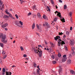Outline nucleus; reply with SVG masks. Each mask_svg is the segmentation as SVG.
<instances>
[{"instance_id": "obj_1", "label": "nucleus", "mask_w": 75, "mask_h": 75, "mask_svg": "<svg viewBox=\"0 0 75 75\" xmlns=\"http://www.w3.org/2000/svg\"><path fill=\"white\" fill-rule=\"evenodd\" d=\"M1 41L3 42V43H7V40H6V35H4L3 37L2 38Z\"/></svg>"}, {"instance_id": "obj_2", "label": "nucleus", "mask_w": 75, "mask_h": 75, "mask_svg": "<svg viewBox=\"0 0 75 75\" xmlns=\"http://www.w3.org/2000/svg\"><path fill=\"white\" fill-rule=\"evenodd\" d=\"M57 16L60 17L61 21H62V22H64V23H65V19H64V18H63L61 16V13L60 12H59V13H57Z\"/></svg>"}, {"instance_id": "obj_3", "label": "nucleus", "mask_w": 75, "mask_h": 75, "mask_svg": "<svg viewBox=\"0 0 75 75\" xmlns=\"http://www.w3.org/2000/svg\"><path fill=\"white\" fill-rule=\"evenodd\" d=\"M15 24L16 25H17L18 26V27H23L21 26H20L19 25L20 24V23H19V21H15L14 22Z\"/></svg>"}, {"instance_id": "obj_4", "label": "nucleus", "mask_w": 75, "mask_h": 75, "mask_svg": "<svg viewBox=\"0 0 75 75\" xmlns=\"http://www.w3.org/2000/svg\"><path fill=\"white\" fill-rule=\"evenodd\" d=\"M37 68H38V69H37V74L40 75V66L38 65L37 67Z\"/></svg>"}, {"instance_id": "obj_5", "label": "nucleus", "mask_w": 75, "mask_h": 75, "mask_svg": "<svg viewBox=\"0 0 75 75\" xmlns=\"http://www.w3.org/2000/svg\"><path fill=\"white\" fill-rule=\"evenodd\" d=\"M38 52H39V57H42V51L38 50Z\"/></svg>"}, {"instance_id": "obj_6", "label": "nucleus", "mask_w": 75, "mask_h": 75, "mask_svg": "<svg viewBox=\"0 0 75 75\" xmlns=\"http://www.w3.org/2000/svg\"><path fill=\"white\" fill-rule=\"evenodd\" d=\"M54 39L56 41H57V40H61V38L60 36H57L56 37H54Z\"/></svg>"}, {"instance_id": "obj_7", "label": "nucleus", "mask_w": 75, "mask_h": 75, "mask_svg": "<svg viewBox=\"0 0 75 75\" xmlns=\"http://www.w3.org/2000/svg\"><path fill=\"white\" fill-rule=\"evenodd\" d=\"M58 46H59V47L61 46V41L60 40H58Z\"/></svg>"}, {"instance_id": "obj_8", "label": "nucleus", "mask_w": 75, "mask_h": 75, "mask_svg": "<svg viewBox=\"0 0 75 75\" xmlns=\"http://www.w3.org/2000/svg\"><path fill=\"white\" fill-rule=\"evenodd\" d=\"M70 45H72V46H73L74 45V42H72V41L70 40Z\"/></svg>"}, {"instance_id": "obj_9", "label": "nucleus", "mask_w": 75, "mask_h": 75, "mask_svg": "<svg viewBox=\"0 0 75 75\" xmlns=\"http://www.w3.org/2000/svg\"><path fill=\"white\" fill-rule=\"evenodd\" d=\"M67 58H63L62 59V62H64L67 61Z\"/></svg>"}, {"instance_id": "obj_10", "label": "nucleus", "mask_w": 75, "mask_h": 75, "mask_svg": "<svg viewBox=\"0 0 75 75\" xmlns=\"http://www.w3.org/2000/svg\"><path fill=\"white\" fill-rule=\"evenodd\" d=\"M8 25V24L7 23H5L4 25H2V27H6V26Z\"/></svg>"}, {"instance_id": "obj_11", "label": "nucleus", "mask_w": 75, "mask_h": 75, "mask_svg": "<svg viewBox=\"0 0 75 75\" xmlns=\"http://www.w3.org/2000/svg\"><path fill=\"white\" fill-rule=\"evenodd\" d=\"M62 68H60L59 70V74H61V72H62Z\"/></svg>"}, {"instance_id": "obj_12", "label": "nucleus", "mask_w": 75, "mask_h": 75, "mask_svg": "<svg viewBox=\"0 0 75 75\" xmlns=\"http://www.w3.org/2000/svg\"><path fill=\"white\" fill-rule=\"evenodd\" d=\"M33 50L34 51H35V53H36V54H38V52H37V51H38V50H36L35 49V48H33Z\"/></svg>"}, {"instance_id": "obj_13", "label": "nucleus", "mask_w": 75, "mask_h": 75, "mask_svg": "<svg viewBox=\"0 0 75 75\" xmlns=\"http://www.w3.org/2000/svg\"><path fill=\"white\" fill-rule=\"evenodd\" d=\"M11 72L6 71V75H11Z\"/></svg>"}, {"instance_id": "obj_14", "label": "nucleus", "mask_w": 75, "mask_h": 75, "mask_svg": "<svg viewBox=\"0 0 75 75\" xmlns=\"http://www.w3.org/2000/svg\"><path fill=\"white\" fill-rule=\"evenodd\" d=\"M32 7L33 10H37V8H36V6L35 5H34V6H33Z\"/></svg>"}, {"instance_id": "obj_15", "label": "nucleus", "mask_w": 75, "mask_h": 75, "mask_svg": "<svg viewBox=\"0 0 75 75\" xmlns=\"http://www.w3.org/2000/svg\"><path fill=\"white\" fill-rule=\"evenodd\" d=\"M60 40V41H61V44H65V43L64 41H62L61 40Z\"/></svg>"}, {"instance_id": "obj_16", "label": "nucleus", "mask_w": 75, "mask_h": 75, "mask_svg": "<svg viewBox=\"0 0 75 75\" xmlns=\"http://www.w3.org/2000/svg\"><path fill=\"white\" fill-rule=\"evenodd\" d=\"M34 28H35V23H33L32 27V29H34Z\"/></svg>"}, {"instance_id": "obj_17", "label": "nucleus", "mask_w": 75, "mask_h": 75, "mask_svg": "<svg viewBox=\"0 0 75 75\" xmlns=\"http://www.w3.org/2000/svg\"><path fill=\"white\" fill-rule=\"evenodd\" d=\"M37 16L39 18H40V17H41V15L40 14V13H38L37 14Z\"/></svg>"}, {"instance_id": "obj_18", "label": "nucleus", "mask_w": 75, "mask_h": 75, "mask_svg": "<svg viewBox=\"0 0 75 75\" xmlns=\"http://www.w3.org/2000/svg\"><path fill=\"white\" fill-rule=\"evenodd\" d=\"M4 35H3V33H1V34H0V38H3V36Z\"/></svg>"}, {"instance_id": "obj_19", "label": "nucleus", "mask_w": 75, "mask_h": 75, "mask_svg": "<svg viewBox=\"0 0 75 75\" xmlns=\"http://www.w3.org/2000/svg\"><path fill=\"white\" fill-rule=\"evenodd\" d=\"M71 59H69L67 61V63H68L69 64L71 63Z\"/></svg>"}, {"instance_id": "obj_20", "label": "nucleus", "mask_w": 75, "mask_h": 75, "mask_svg": "<svg viewBox=\"0 0 75 75\" xmlns=\"http://www.w3.org/2000/svg\"><path fill=\"white\" fill-rule=\"evenodd\" d=\"M4 46V45L3 44V43H0V46H1V47H3Z\"/></svg>"}, {"instance_id": "obj_21", "label": "nucleus", "mask_w": 75, "mask_h": 75, "mask_svg": "<svg viewBox=\"0 0 75 75\" xmlns=\"http://www.w3.org/2000/svg\"><path fill=\"white\" fill-rule=\"evenodd\" d=\"M43 18L44 19H47V16H45V15H44L43 16Z\"/></svg>"}, {"instance_id": "obj_22", "label": "nucleus", "mask_w": 75, "mask_h": 75, "mask_svg": "<svg viewBox=\"0 0 75 75\" xmlns=\"http://www.w3.org/2000/svg\"><path fill=\"white\" fill-rule=\"evenodd\" d=\"M69 32L68 31H66V35H69Z\"/></svg>"}, {"instance_id": "obj_23", "label": "nucleus", "mask_w": 75, "mask_h": 75, "mask_svg": "<svg viewBox=\"0 0 75 75\" xmlns=\"http://www.w3.org/2000/svg\"><path fill=\"white\" fill-rule=\"evenodd\" d=\"M19 23L21 25H23V22H22L21 21H19Z\"/></svg>"}, {"instance_id": "obj_24", "label": "nucleus", "mask_w": 75, "mask_h": 75, "mask_svg": "<svg viewBox=\"0 0 75 75\" xmlns=\"http://www.w3.org/2000/svg\"><path fill=\"white\" fill-rule=\"evenodd\" d=\"M45 24L46 25V26H47V27H48V23H47V22H45Z\"/></svg>"}, {"instance_id": "obj_25", "label": "nucleus", "mask_w": 75, "mask_h": 75, "mask_svg": "<svg viewBox=\"0 0 75 75\" xmlns=\"http://www.w3.org/2000/svg\"><path fill=\"white\" fill-rule=\"evenodd\" d=\"M47 9L48 10H47V11H51V10H50V8L49 7H48V6H47Z\"/></svg>"}, {"instance_id": "obj_26", "label": "nucleus", "mask_w": 75, "mask_h": 75, "mask_svg": "<svg viewBox=\"0 0 75 75\" xmlns=\"http://www.w3.org/2000/svg\"><path fill=\"white\" fill-rule=\"evenodd\" d=\"M67 8V5H64V8L65 10Z\"/></svg>"}, {"instance_id": "obj_27", "label": "nucleus", "mask_w": 75, "mask_h": 75, "mask_svg": "<svg viewBox=\"0 0 75 75\" xmlns=\"http://www.w3.org/2000/svg\"><path fill=\"white\" fill-rule=\"evenodd\" d=\"M2 6H3V3H2L1 1L0 2V7H2Z\"/></svg>"}, {"instance_id": "obj_28", "label": "nucleus", "mask_w": 75, "mask_h": 75, "mask_svg": "<svg viewBox=\"0 0 75 75\" xmlns=\"http://www.w3.org/2000/svg\"><path fill=\"white\" fill-rule=\"evenodd\" d=\"M64 58H67V55L66 54H64V55L63 56Z\"/></svg>"}, {"instance_id": "obj_29", "label": "nucleus", "mask_w": 75, "mask_h": 75, "mask_svg": "<svg viewBox=\"0 0 75 75\" xmlns=\"http://www.w3.org/2000/svg\"><path fill=\"white\" fill-rule=\"evenodd\" d=\"M72 12H71L69 13V14L70 17H71L72 16Z\"/></svg>"}, {"instance_id": "obj_30", "label": "nucleus", "mask_w": 75, "mask_h": 75, "mask_svg": "<svg viewBox=\"0 0 75 75\" xmlns=\"http://www.w3.org/2000/svg\"><path fill=\"white\" fill-rule=\"evenodd\" d=\"M54 22H55V21H57V18H55L54 19Z\"/></svg>"}, {"instance_id": "obj_31", "label": "nucleus", "mask_w": 75, "mask_h": 75, "mask_svg": "<svg viewBox=\"0 0 75 75\" xmlns=\"http://www.w3.org/2000/svg\"><path fill=\"white\" fill-rule=\"evenodd\" d=\"M3 59H5L7 57V55H3Z\"/></svg>"}, {"instance_id": "obj_32", "label": "nucleus", "mask_w": 75, "mask_h": 75, "mask_svg": "<svg viewBox=\"0 0 75 75\" xmlns=\"http://www.w3.org/2000/svg\"><path fill=\"white\" fill-rule=\"evenodd\" d=\"M8 14L9 17H11V18L13 16H12V15H11V14H10V13H8Z\"/></svg>"}, {"instance_id": "obj_33", "label": "nucleus", "mask_w": 75, "mask_h": 75, "mask_svg": "<svg viewBox=\"0 0 75 75\" xmlns=\"http://www.w3.org/2000/svg\"><path fill=\"white\" fill-rule=\"evenodd\" d=\"M51 58L52 59H55V56L54 55H52L51 56Z\"/></svg>"}, {"instance_id": "obj_34", "label": "nucleus", "mask_w": 75, "mask_h": 75, "mask_svg": "<svg viewBox=\"0 0 75 75\" xmlns=\"http://www.w3.org/2000/svg\"><path fill=\"white\" fill-rule=\"evenodd\" d=\"M52 63L53 64H55L57 63V62L55 61H53L52 62Z\"/></svg>"}, {"instance_id": "obj_35", "label": "nucleus", "mask_w": 75, "mask_h": 75, "mask_svg": "<svg viewBox=\"0 0 75 75\" xmlns=\"http://www.w3.org/2000/svg\"><path fill=\"white\" fill-rule=\"evenodd\" d=\"M0 63L1 64H3V60L1 59L0 60Z\"/></svg>"}, {"instance_id": "obj_36", "label": "nucleus", "mask_w": 75, "mask_h": 75, "mask_svg": "<svg viewBox=\"0 0 75 75\" xmlns=\"http://www.w3.org/2000/svg\"><path fill=\"white\" fill-rule=\"evenodd\" d=\"M3 72H6V69H5V68H3Z\"/></svg>"}, {"instance_id": "obj_37", "label": "nucleus", "mask_w": 75, "mask_h": 75, "mask_svg": "<svg viewBox=\"0 0 75 75\" xmlns=\"http://www.w3.org/2000/svg\"><path fill=\"white\" fill-rule=\"evenodd\" d=\"M20 48L21 51H23V50H24V49L23 48V47L21 46Z\"/></svg>"}, {"instance_id": "obj_38", "label": "nucleus", "mask_w": 75, "mask_h": 75, "mask_svg": "<svg viewBox=\"0 0 75 75\" xmlns=\"http://www.w3.org/2000/svg\"><path fill=\"white\" fill-rule=\"evenodd\" d=\"M71 50L73 51H74V50H75V48H74V47H71Z\"/></svg>"}, {"instance_id": "obj_39", "label": "nucleus", "mask_w": 75, "mask_h": 75, "mask_svg": "<svg viewBox=\"0 0 75 75\" xmlns=\"http://www.w3.org/2000/svg\"><path fill=\"white\" fill-rule=\"evenodd\" d=\"M15 16L16 17V18H17V19H18V16H17V15L16 14L15 15Z\"/></svg>"}, {"instance_id": "obj_40", "label": "nucleus", "mask_w": 75, "mask_h": 75, "mask_svg": "<svg viewBox=\"0 0 75 75\" xmlns=\"http://www.w3.org/2000/svg\"><path fill=\"white\" fill-rule=\"evenodd\" d=\"M70 72L71 74H72V75L74 74V71H71Z\"/></svg>"}, {"instance_id": "obj_41", "label": "nucleus", "mask_w": 75, "mask_h": 75, "mask_svg": "<svg viewBox=\"0 0 75 75\" xmlns=\"http://www.w3.org/2000/svg\"><path fill=\"white\" fill-rule=\"evenodd\" d=\"M6 53V52H4V51H3L2 54L3 55H5V53Z\"/></svg>"}, {"instance_id": "obj_42", "label": "nucleus", "mask_w": 75, "mask_h": 75, "mask_svg": "<svg viewBox=\"0 0 75 75\" xmlns=\"http://www.w3.org/2000/svg\"><path fill=\"white\" fill-rule=\"evenodd\" d=\"M50 1L51 3L52 4H54V1H53V0H50Z\"/></svg>"}, {"instance_id": "obj_43", "label": "nucleus", "mask_w": 75, "mask_h": 75, "mask_svg": "<svg viewBox=\"0 0 75 75\" xmlns=\"http://www.w3.org/2000/svg\"><path fill=\"white\" fill-rule=\"evenodd\" d=\"M51 45L52 46V47H54V44L52 43H50Z\"/></svg>"}, {"instance_id": "obj_44", "label": "nucleus", "mask_w": 75, "mask_h": 75, "mask_svg": "<svg viewBox=\"0 0 75 75\" xmlns=\"http://www.w3.org/2000/svg\"><path fill=\"white\" fill-rule=\"evenodd\" d=\"M30 15H31V13L30 12L28 14V16H30Z\"/></svg>"}, {"instance_id": "obj_45", "label": "nucleus", "mask_w": 75, "mask_h": 75, "mask_svg": "<svg viewBox=\"0 0 75 75\" xmlns=\"http://www.w3.org/2000/svg\"><path fill=\"white\" fill-rule=\"evenodd\" d=\"M37 27L38 29H40V27H39V26H38V24H37Z\"/></svg>"}, {"instance_id": "obj_46", "label": "nucleus", "mask_w": 75, "mask_h": 75, "mask_svg": "<svg viewBox=\"0 0 75 75\" xmlns=\"http://www.w3.org/2000/svg\"><path fill=\"white\" fill-rule=\"evenodd\" d=\"M58 56L59 57H61V54H58Z\"/></svg>"}, {"instance_id": "obj_47", "label": "nucleus", "mask_w": 75, "mask_h": 75, "mask_svg": "<svg viewBox=\"0 0 75 75\" xmlns=\"http://www.w3.org/2000/svg\"><path fill=\"white\" fill-rule=\"evenodd\" d=\"M5 12L6 13V14H8L9 13V12H8L7 11V10L6 11H5Z\"/></svg>"}, {"instance_id": "obj_48", "label": "nucleus", "mask_w": 75, "mask_h": 75, "mask_svg": "<svg viewBox=\"0 0 75 75\" xmlns=\"http://www.w3.org/2000/svg\"><path fill=\"white\" fill-rule=\"evenodd\" d=\"M59 35H62V34H63V33H62V32H61V33H59Z\"/></svg>"}, {"instance_id": "obj_49", "label": "nucleus", "mask_w": 75, "mask_h": 75, "mask_svg": "<svg viewBox=\"0 0 75 75\" xmlns=\"http://www.w3.org/2000/svg\"><path fill=\"white\" fill-rule=\"evenodd\" d=\"M33 65L34 67H35V68L37 67V64H34Z\"/></svg>"}, {"instance_id": "obj_50", "label": "nucleus", "mask_w": 75, "mask_h": 75, "mask_svg": "<svg viewBox=\"0 0 75 75\" xmlns=\"http://www.w3.org/2000/svg\"><path fill=\"white\" fill-rule=\"evenodd\" d=\"M23 57H27V55L25 54H24L23 55Z\"/></svg>"}, {"instance_id": "obj_51", "label": "nucleus", "mask_w": 75, "mask_h": 75, "mask_svg": "<svg viewBox=\"0 0 75 75\" xmlns=\"http://www.w3.org/2000/svg\"><path fill=\"white\" fill-rule=\"evenodd\" d=\"M38 47H41V48H42V47L41 45H38Z\"/></svg>"}, {"instance_id": "obj_52", "label": "nucleus", "mask_w": 75, "mask_h": 75, "mask_svg": "<svg viewBox=\"0 0 75 75\" xmlns=\"http://www.w3.org/2000/svg\"><path fill=\"white\" fill-rule=\"evenodd\" d=\"M59 1L60 2V3H62V1L61 0H59Z\"/></svg>"}, {"instance_id": "obj_53", "label": "nucleus", "mask_w": 75, "mask_h": 75, "mask_svg": "<svg viewBox=\"0 0 75 75\" xmlns=\"http://www.w3.org/2000/svg\"><path fill=\"white\" fill-rule=\"evenodd\" d=\"M11 18H12L13 20H15V18L13 17V16Z\"/></svg>"}, {"instance_id": "obj_54", "label": "nucleus", "mask_w": 75, "mask_h": 75, "mask_svg": "<svg viewBox=\"0 0 75 75\" xmlns=\"http://www.w3.org/2000/svg\"><path fill=\"white\" fill-rule=\"evenodd\" d=\"M70 21L71 22H72V19L71 18H70Z\"/></svg>"}, {"instance_id": "obj_55", "label": "nucleus", "mask_w": 75, "mask_h": 75, "mask_svg": "<svg viewBox=\"0 0 75 75\" xmlns=\"http://www.w3.org/2000/svg\"><path fill=\"white\" fill-rule=\"evenodd\" d=\"M72 30V27H70V30Z\"/></svg>"}, {"instance_id": "obj_56", "label": "nucleus", "mask_w": 75, "mask_h": 75, "mask_svg": "<svg viewBox=\"0 0 75 75\" xmlns=\"http://www.w3.org/2000/svg\"><path fill=\"white\" fill-rule=\"evenodd\" d=\"M5 74V72H2V75H4Z\"/></svg>"}, {"instance_id": "obj_57", "label": "nucleus", "mask_w": 75, "mask_h": 75, "mask_svg": "<svg viewBox=\"0 0 75 75\" xmlns=\"http://www.w3.org/2000/svg\"><path fill=\"white\" fill-rule=\"evenodd\" d=\"M55 13L56 14V13H58V12L57 11H56L55 12Z\"/></svg>"}, {"instance_id": "obj_58", "label": "nucleus", "mask_w": 75, "mask_h": 75, "mask_svg": "<svg viewBox=\"0 0 75 75\" xmlns=\"http://www.w3.org/2000/svg\"><path fill=\"white\" fill-rule=\"evenodd\" d=\"M33 74H35H35H36V72L35 71L33 72Z\"/></svg>"}, {"instance_id": "obj_59", "label": "nucleus", "mask_w": 75, "mask_h": 75, "mask_svg": "<svg viewBox=\"0 0 75 75\" xmlns=\"http://www.w3.org/2000/svg\"><path fill=\"white\" fill-rule=\"evenodd\" d=\"M24 2V1H22L21 2V4H22V3H23Z\"/></svg>"}, {"instance_id": "obj_60", "label": "nucleus", "mask_w": 75, "mask_h": 75, "mask_svg": "<svg viewBox=\"0 0 75 75\" xmlns=\"http://www.w3.org/2000/svg\"><path fill=\"white\" fill-rule=\"evenodd\" d=\"M4 18H7V15H5L4 16Z\"/></svg>"}, {"instance_id": "obj_61", "label": "nucleus", "mask_w": 75, "mask_h": 75, "mask_svg": "<svg viewBox=\"0 0 75 75\" xmlns=\"http://www.w3.org/2000/svg\"><path fill=\"white\" fill-rule=\"evenodd\" d=\"M25 59L27 61V60H28V58H26Z\"/></svg>"}, {"instance_id": "obj_62", "label": "nucleus", "mask_w": 75, "mask_h": 75, "mask_svg": "<svg viewBox=\"0 0 75 75\" xmlns=\"http://www.w3.org/2000/svg\"><path fill=\"white\" fill-rule=\"evenodd\" d=\"M63 38H65L66 37V35H64V36H63Z\"/></svg>"}, {"instance_id": "obj_63", "label": "nucleus", "mask_w": 75, "mask_h": 75, "mask_svg": "<svg viewBox=\"0 0 75 75\" xmlns=\"http://www.w3.org/2000/svg\"><path fill=\"white\" fill-rule=\"evenodd\" d=\"M36 34H37V35H40V34L37 33H36Z\"/></svg>"}, {"instance_id": "obj_64", "label": "nucleus", "mask_w": 75, "mask_h": 75, "mask_svg": "<svg viewBox=\"0 0 75 75\" xmlns=\"http://www.w3.org/2000/svg\"><path fill=\"white\" fill-rule=\"evenodd\" d=\"M45 44L46 45H47V42H45Z\"/></svg>"}]
</instances>
